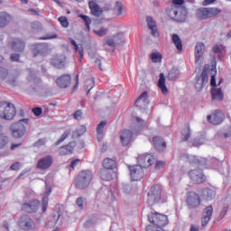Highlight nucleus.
<instances>
[{
	"instance_id": "obj_1",
	"label": "nucleus",
	"mask_w": 231,
	"mask_h": 231,
	"mask_svg": "<svg viewBox=\"0 0 231 231\" xmlns=\"http://www.w3.org/2000/svg\"><path fill=\"white\" fill-rule=\"evenodd\" d=\"M30 125V119L23 118L11 125V133L14 138H23L26 134V127Z\"/></svg>"
},
{
	"instance_id": "obj_2",
	"label": "nucleus",
	"mask_w": 231,
	"mask_h": 231,
	"mask_svg": "<svg viewBox=\"0 0 231 231\" xmlns=\"http://www.w3.org/2000/svg\"><path fill=\"white\" fill-rule=\"evenodd\" d=\"M93 180V173L89 170L82 171L76 179V188L77 189H88L91 184V180Z\"/></svg>"
},
{
	"instance_id": "obj_3",
	"label": "nucleus",
	"mask_w": 231,
	"mask_h": 231,
	"mask_svg": "<svg viewBox=\"0 0 231 231\" xmlns=\"http://www.w3.org/2000/svg\"><path fill=\"white\" fill-rule=\"evenodd\" d=\"M162 192H163L162 185H152L148 192L147 197V201L149 205H156L157 203H160V201H162Z\"/></svg>"
},
{
	"instance_id": "obj_4",
	"label": "nucleus",
	"mask_w": 231,
	"mask_h": 231,
	"mask_svg": "<svg viewBox=\"0 0 231 231\" xmlns=\"http://www.w3.org/2000/svg\"><path fill=\"white\" fill-rule=\"evenodd\" d=\"M0 109H4L2 118L5 120H14V118H15V115H17L15 106L8 101L1 102Z\"/></svg>"
},
{
	"instance_id": "obj_5",
	"label": "nucleus",
	"mask_w": 231,
	"mask_h": 231,
	"mask_svg": "<svg viewBox=\"0 0 231 231\" xmlns=\"http://www.w3.org/2000/svg\"><path fill=\"white\" fill-rule=\"evenodd\" d=\"M221 12V9L217 7H203L200 9H198L197 11V17L200 20H207V19H212V17H216V15H219V13Z\"/></svg>"
},
{
	"instance_id": "obj_6",
	"label": "nucleus",
	"mask_w": 231,
	"mask_h": 231,
	"mask_svg": "<svg viewBox=\"0 0 231 231\" xmlns=\"http://www.w3.org/2000/svg\"><path fill=\"white\" fill-rule=\"evenodd\" d=\"M201 205V196L196 191H189L186 195V206L190 210L198 208Z\"/></svg>"
},
{
	"instance_id": "obj_7",
	"label": "nucleus",
	"mask_w": 231,
	"mask_h": 231,
	"mask_svg": "<svg viewBox=\"0 0 231 231\" xmlns=\"http://www.w3.org/2000/svg\"><path fill=\"white\" fill-rule=\"evenodd\" d=\"M188 176L194 185H201V183H205L207 181V176L203 173V170L201 169H194L188 172Z\"/></svg>"
},
{
	"instance_id": "obj_8",
	"label": "nucleus",
	"mask_w": 231,
	"mask_h": 231,
	"mask_svg": "<svg viewBox=\"0 0 231 231\" xmlns=\"http://www.w3.org/2000/svg\"><path fill=\"white\" fill-rule=\"evenodd\" d=\"M137 162L139 163L137 165L142 167V169H148V167H151L156 162V156L151 153H144L138 156Z\"/></svg>"
},
{
	"instance_id": "obj_9",
	"label": "nucleus",
	"mask_w": 231,
	"mask_h": 231,
	"mask_svg": "<svg viewBox=\"0 0 231 231\" xmlns=\"http://www.w3.org/2000/svg\"><path fill=\"white\" fill-rule=\"evenodd\" d=\"M207 120L213 125H219L225 122V113L219 109L215 110L211 113V115L207 116Z\"/></svg>"
},
{
	"instance_id": "obj_10",
	"label": "nucleus",
	"mask_w": 231,
	"mask_h": 231,
	"mask_svg": "<svg viewBox=\"0 0 231 231\" xmlns=\"http://www.w3.org/2000/svg\"><path fill=\"white\" fill-rule=\"evenodd\" d=\"M130 176L133 181H140L143 178V168L136 164L129 166Z\"/></svg>"
},
{
	"instance_id": "obj_11",
	"label": "nucleus",
	"mask_w": 231,
	"mask_h": 231,
	"mask_svg": "<svg viewBox=\"0 0 231 231\" xmlns=\"http://www.w3.org/2000/svg\"><path fill=\"white\" fill-rule=\"evenodd\" d=\"M122 39H124L122 33H117L111 38L106 39L103 42V45L109 46V48H113V51H115V50L116 49V44L122 43Z\"/></svg>"
},
{
	"instance_id": "obj_12",
	"label": "nucleus",
	"mask_w": 231,
	"mask_h": 231,
	"mask_svg": "<svg viewBox=\"0 0 231 231\" xmlns=\"http://www.w3.org/2000/svg\"><path fill=\"white\" fill-rule=\"evenodd\" d=\"M51 165H53V157L47 155L38 161L36 167L40 169V171H48Z\"/></svg>"
},
{
	"instance_id": "obj_13",
	"label": "nucleus",
	"mask_w": 231,
	"mask_h": 231,
	"mask_svg": "<svg viewBox=\"0 0 231 231\" xmlns=\"http://www.w3.org/2000/svg\"><path fill=\"white\" fill-rule=\"evenodd\" d=\"M208 82V75L207 70H203L200 76L196 77L195 88L197 91H201L205 88V84Z\"/></svg>"
},
{
	"instance_id": "obj_14",
	"label": "nucleus",
	"mask_w": 231,
	"mask_h": 231,
	"mask_svg": "<svg viewBox=\"0 0 231 231\" xmlns=\"http://www.w3.org/2000/svg\"><path fill=\"white\" fill-rule=\"evenodd\" d=\"M212 214H214V208L212 206H208L205 208L202 213L201 225L202 226H207L212 219Z\"/></svg>"
},
{
	"instance_id": "obj_15",
	"label": "nucleus",
	"mask_w": 231,
	"mask_h": 231,
	"mask_svg": "<svg viewBox=\"0 0 231 231\" xmlns=\"http://www.w3.org/2000/svg\"><path fill=\"white\" fill-rule=\"evenodd\" d=\"M56 84L58 88H61V89H66V88H69L71 85V76L68 74H64L56 79Z\"/></svg>"
},
{
	"instance_id": "obj_16",
	"label": "nucleus",
	"mask_w": 231,
	"mask_h": 231,
	"mask_svg": "<svg viewBox=\"0 0 231 231\" xmlns=\"http://www.w3.org/2000/svg\"><path fill=\"white\" fill-rule=\"evenodd\" d=\"M33 220H32L28 216H23L18 222V226L23 228V230H32V228H33Z\"/></svg>"
},
{
	"instance_id": "obj_17",
	"label": "nucleus",
	"mask_w": 231,
	"mask_h": 231,
	"mask_svg": "<svg viewBox=\"0 0 231 231\" xmlns=\"http://www.w3.org/2000/svg\"><path fill=\"white\" fill-rule=\"evenodd\" d=\"M39 205H41L39 200H34L31 203H25L23 205L22 210H23V212H27L28 214H35V212L39 210Z\"/></svg>"
},
{
	"instance_id": "obj_18",
	"label": "nucleus",
	"mask_w": 231,
	"mask_h": 231,
	"mask_svg": "<svg viewBox=\"0 0 231 231\" xmlns=\"http://www.w3.org/2000/svg\"><path fill=\"white\" fill-rule=\"evenodd\" d=\"M149 94L147 92H143L135 101V106L139 109H145L149 106Z\"/></svg>"
},
{
	"instance_id": "obj_19",
	"label": "nucleus",
	"mask_w": 231,
	"mask_h": 231,
	"mask_svg": "<svg viewBox=\"0 0 231 231\" xmlns=\"http://www.w3.org/2000/svg\"><path fill=\"white\" fill-rule=\"evenodd\" d=\"M203 51H205V43L199 42L195 46V62L201 65V59H203Z\"/></svg>"
},
{
	"instance_id": "obj_20",
	"label": "nucleus",
	"mask_w": 231,
	"mask_h": 231,
	"mask_svg": "<svg viewBox=\"0 0 231 231\" xmlns=\"http://www.w3.org/2000/svg\"><path fill=\"white\" fill-rule=\"evenodd\" d=\"M75 147H77V143L70 142L67 145L60 147L59 153L60 156H68V154H73Z\"/></svg>"
},
{
	"instance_id": "obj_21",
	"label": "nucleus",
	"mask_w": 231,
	"mask_h": 231,
	"mask_svg": "<svg viewBox=\"0 0 231 231\" xmlns=\"http://www.w3.org/2000/svg\"><path fill=\"white\" fill-rule=\"evenodd\" d=\"M133 140V132L127 129L123 130L120 133V141L122 145H129Z\"/></svg>"
},
{
	"instance_id": "obj_22",
	"label": "nucleus",
	"mask_w": 231,
	"mask_h": 231,
	"mask_svg": "<svg viewBox=\"0 0 231 231\" xmlns=\"http://www.w3.org/2000/svg\"><path fill=\"white\" fill-rule=\"evenodd\" d=\"M11 48L14 51L21 52V51H24V48H26V43L24 42V41L16 38L14 40H13V42L11 43Z\"/></svg>"
},
{
	"instance_id": "obj_23",
	"label": "nucleus",
	"mask_w": 231,
	"mask_h": 231,
	"mask_svg": "<svg viewBox=\"0 0 231 231\" xmlns=\"http://www.w3.org/2000/svg\"><path fill=\"white\" fill-rule=\"evenodd\" d=\"M88 8L95 17H100L101 14L104 12L100 5L97 4L95 1L88 2Z\"/></svg>"
},
{
	"instance_id": "obj_24",
	"label": "nucleus",
	"mask_w": 231,
	"mask_h": 231,
	"mask_svg": "<svg viewBox=\"0 0 231 231\" xmlns=\"http://www.w3.org/2000/svg\"><path fill=\"white\" fill-rule=\"evenodd\" d=\"M103 168L106 171H114L116 168V157L111 158H105L102 162Z\"/></svg>"
},
{
	"instance_id": "obj_25",
	"label": "nucleus",
	"mask_w": 231,
	"mask_h": 231,
	"mask_svg": "<svg viewBox=\"0 0 231 231\" xmlns=\"http://www.w3.org/2000/svg\"><path fill=\"white\" fill-rule=\"evenodd\" d=\"M146 23L149 30H151L152 32V37H158V35H160V32H158V26H156V22L152 20V17L147 16Z\"/></svg>"
},
{
	"instance_id": "obj_26",
	"label": "nucleus",
	"mask_w": 231,
	"mask_h": 231,
	"mask_svg": "<svg viewBox=\"0 0 231 231\" xmlns=\"http://www.w3.org/2000/svg\"><path fill=\"white\" fill-rule=\"evenodd\" d=\"M152 143L154 147L157 148L158 151H164L167 148V143L163 140V138L160 136H154L152 138Z\"/></svg>"
},
{
	"instance_id": "obj_27",
	"label": "nucleus",
	"mask_w": 231,
	"mask_h": 231,
	"mask_svg": "<svg viewBox=\"0 0 231 231\" xmlns=\"http://www.w3.org/2000/svg\"><path fill=\"white\" fill-rule=\"evenodd\" d=\"M223 90L221 88H213L211 89V98L212 100H216L217 102H221L224 98Z\"/></svg>"
},
{
	"instance_id": "obj_28",
	"label": "nucleus",
	"mask_w": 231,
	"mask_h": 231,
	"mask_svg": "<svg viewBox=\"0 0 231 231\" xmlns=\"http://www.w3.org/2000/svg\"><path fill=\"white\" fill-rule=\"evenodd\" d=\"M158 88H161L162 95H169V88H167V85L165 84V75L163 73L160 74Z\"/></svg>"
},
{
	"instance_id": "obj_29",
	"label": "nucleus",
	"mask_w": 231,
	"mask_h": 231,
	"mask_svg": "<svg viewBox=\"0 0 231 231\" xmlns=\"http://www.w3.org/2000/svg\"><path fill=\"white\" fill-rule=\"evenodd\" d=\"M12 21V16L6 12L0 13V28H5Z\"/></svg>"
},
{
	"instance_id": "obj_30",
	"label": "nucleus",
	"mask_w": 231,
	"mask_h": 231,
	"mask_svg": "<svg viewBox=\"0 0 231 231\" xmlns=\"http://www.w3.org/2000/svg\"><path fill=\"white\" fill-rule=\"evenodd\" d=\"M70 42L74 46V50L79 53V60L82 61V59H84V47L80 43L78 44L73 39H70Z\"/></svg>"
},
{
	"instance_id": "obj_31",
	"label": "nucleus",
	"mask_w": 231,
	"mask_h": 231,
	"mask_svg": "<svg viewBox=\"0 0 231 231\" xmlns=\"http://www.w3.org/2000/svg\"><path fill=\"white\" fill-rule=\"evenodd\" d=\"M107 125V122L101 121L97 127V140L98 142L102 141V134H104V127Z\"/></svg>"
},
{
	"instance_id": "obj_32",
	"label": "nucleus",
	"mask_w": 231,
	"mask_h": 231,
	"mask_svg": "<svg viewBox=\"0 0 231 231\" xmlns=\"http://www.w3.org/2000/svg\"><path fill=\"white\" fill-rule=\"evenodd\" d=\"M50 194H51V188H49L48 191L45 193V195L42 198V212H46V210L48 209V201H49Z\"/></svg>"
},
{
	"instance_id": "obj_33",
	"label": "nucleus",
	"mask_w": 231,
	"mask_h": 231,
	"mask_svg": "<svg viewBox=\"0 0 231 231\" xmlns=\"http://www.w3.org/2000/svg\"><path fill=\"white\" fill-rule=\"evenodd\" d=\"M172 42L179 51H183V43L181 42V39L178 34L172 35Z\"/></svg>"
},
{
	"instance_id": "obj_34",
	"label": "nucleus",
	"mask_w": 231,
	"mask_h": 231,
	"mask_svg": "<svg viewBox=\"0 0 231 231\" xmlns=\"http://www.w3.org/2000/svg\"><path fill=\"white\" fill-rule=\"evenodd\" d=\"M207 141L205 138V134H200L197 138L191 141V143L194 147H199V145H203V143Z\"/></svg>"
},
{
	"instance_id": "obj_35",
	"label": "nucleus",
	"mask_w": 231,
	"mask_h": 231,
	"mask_svg": "<svg viewBox=\"0 0 231 231\" xmlns=\"http://www.w3.org/2000/svg\"><path fill=\"white\" fill-rule=\"evenodd\" d=\"M181 135L184 137V142H189L190 138V125H185L184 128L181 131Z\"/></svg>"
},
{
	"instance_id": "obj_36",
	"label": "nucleus",
	"mask_w": 231,
	"mask_h": 231,
	"mask_svg": "<svg viewBox=\"0 0 231 231\" xmlns=\"http://www.w3.org/2000/svg\"><path fill=\"white\" fill-rule=\"evenodd\" d=\"M86 131H88V128L86 127V125L79 126L78 129H76L73 132L72 138H79V136H82V134H84Z\"/></svg>"
},
{
	"instance_id": "obj_37",
	"label": "nucleus",
	"mask_w": 231,
	"mask_h": 231,
	"mask_svg": "<svg viewBox=\"0 0 231 231\" xmlns=\"http://www.w3.org/2000/svg\"><path fill=\"white\" fill-rule=\"evenodd\" d=\"M100 178L101 180H103V181H111V180H113V175L111 174V172L106 170H102L100 171Z\"/></svg>"
},
{
	"instance_id": "obj_38",
	"label": "nucleus",
	"mask_w": 231,
	"mask_h": 231,
	"mask_svg": "<svg viewBox=\"0 0 231 231\" xmlns=\"http://www.w3.org/2000/svg\"><path fill=\"white\" fill-rule=\"evenodd\" d=\"M8 136H6L3 132H0V149H5L8 145Z\"/></svg>"
},
{
	"instance_id": "obj_39",
	"label": "nucleus",
	"mask_w": 231,
	"mask_h": 231,
	"mask_svg": "<svg viewBox=\"0 0 231 231\" xmlns=\"http://www.w3.org/2000/svg\"><path fill=\"white\" fill-rule=\"evenodd\" d=\"M93 32L97 37H104L105 35H107L109 29H107V27H101L100 29H94Z\"/></svg>"
},
{
	"instance_id": "obj_40",
	"label": "nucleus",
	"mask_w": 231,
	"mask_h": 231,
	"mask_svg": "<svg viewBox=\"0 0 231 231\" xmlns=\"http://www.w3.org/2000/svg\"><path fill=\"white\" fill-rule=\"evenodd\" d=\"M69 134H71V130L70 129L65 130L64 133L60 137V139L56 142V145H60V143H62V142H64V140H66V138H68Z\"/></svg>"
},
{
	"instance_id": "obj_41",
	"label": "nucleus",
	"mask_w": 231,
	"mask_h": 231,
	"mask_svg": "<svg viewBox=\"0 0 231 231\" xmlns=\"http://www.w3.org/2000/svg\"><path fill=\"white\" fill-rule=\"evenodd\" d=\"M114 12H115L116 15H122V14L124 12V5H122V3H120V2L116 3V5L114 7Z\"/></svg>"
},
{
	"instance_id": "obj_42",
	"label": "nucleus",
	"mask_w": 231,
	"mask_h": 231,
	"mask_svg": "<svg viewBox=\"0 0 231 231\" xmlns=\"http://www.w3.org/2000/svg\"><path fill=\"white\" fill-rule=\"evenodd\" d=\"M85 86L87 89H88L87 95H89V91H91L92 88H95V79L93 78L88 79L85 82Z\"/></svg>"
},
{
	"instance_id": "obj_43",
	"label": "nucleus",
	"mask_w": 231,
	"mask_h": 231,
	"mask_svg": "<svg viewBox=\"0 0 231 231\" xmlns=\"http://www.w3.org/2000/svg\"><path fill=\"white\" fill-rule=\"evenodd\" d=\"M180 77V71L178 69H171L168 74V80H176Z\"/></svg>"
},
{
	"instance_id": "obj_44",
	"label": "nucleus",
	"mask_w": 231,
	"mask_h": 231,
	"mask_svg": "<svg viewBox=\"0 0 231 231\" xmlns=\"http://www.w3.org/2000/svg\"><path fill=\"white\" fill-rule=\"evenodd\" d=\"M80 17L84 21L85 26L87 27V30L89 32V30H91V27H90L91 18H89V16L84 15V14H81Z\"/></svg>"
},
{
	"instance_id": "obj_45",
	"label": "nucleus",
	"mask_w": 231,
	"mask_h": 231,
	"mask_svg": "<svg viewBox=\"0 0 231 231\" xmlns=\"http://www.w3.org/2000/svg\"><path fill=\"white\" fill-rule=\"evenodd\" d=\"M134 120L137 124V127H138L137 131H140L141 129H143V127H145V125H147V123L140 117H134Z\"/></svg>"
},
{
	"instance_id": "obj_46",
	"label": "nucleus",
	"mask_w": 231,
	"mask_h": 231,
	"mask_svg": "<svg viewBox=\"0 0 231 231\" xmlns=\"http://www.w3.org/2000/svg\"><path fill=\"white\" fill-rule=\"evenodd\" d=\"M151 59L152 62H162V54L160 52H152L151 54Z\"/></svg>"
},
{
	"instance_id": "obj_47",
	"label": "nucleus",
	"mask_w": 231,
	"mask_h": 231,
	"mask_svg": "<svg viewBox=\"0 0 231 231\" xmlns=\"http://www.w3.org/2000/svg\"><path fill=\"white\" fill-rule=\"evenodd\" d=\"M59 217L60 216H53L52 219L50 220L47 224H46V227L47 228H51L52 226H55V225H57V221H59Z\"/></svg>"
},
{
	"instance_id": "obj_48",
	"label": "nucleus",
	"mask_w": 231,
	"mask_h": 231,
	"mask_svg": "<svg viewBox=\"0 0 231 231\" xmlns=\"http://www.w3.org/2000/svg\"><path fill=\"white\" fill-rule=\"evenodd\" d=\"M58 21L63 28H68V26H69V22L68 21V17H66V16H60L58 19Z\"/></svg>"
},
{
	"instance_id": "obj_49",
	"label": "nucleus",
	"mask_w": 231,
	"mask_h": 231,
	"mask_svg": "<svg viewBox=\"0 0 231 231\" xmlns=\"http://www.w3.org/2000/svg\"><path fill=\"white\" fill-rule=\"evenodd\" d=\"M76 205L80 208L81 210L84 208V206L86 205V199L79 197L76 200Z\"/></svg>"
},
{
	"instance_id": "obj_50",
	"label": "nucleus",
	"mask_w": 231,
	"mask_h": 231,
	"mask_svg": "<svg viewBox=\"0 0 231 231\" xmlns=\"http://www.w3.org/2000/svg\"><path fill=\"white\" fill-rule=\"evenodd\" d=\"M51 64H53V66H64V61H62L59 56H55L51 59Z\"/></svg>"
},
{
	"instance_id": "obj_51",
	"label": "nucleus",
	"mask_w": 231,
	"mask_h": 231,
	"mask_svg": "<svg viewBox=\"0 0 231 231\" xmlns=\"http://www.w3.org/2000/svg\"><path fill=\"white\" fill-rule=\"evenodd\" d=\"M8 77V69L0 67V79L5 80Z\"/></svg>"
},
{
	"instance_id": "obj_52",
	"label": "nucleus",
	"mask_w": 231,
	"mask_h": 231,
	"mask_svg": "<svg viewBox=\"0 0 231 231\" xmlns=\"http://www.w3.org/2000/svg\"><path fill=\"white\" fill-rule=\"evenodd\" d=\"M58 35L55 32L47 33L45 36L42 37V41H48L50 39H57Z\"/></svg>"
},
{
	"instance_id": "obj_53",
	"label": "nucleus",
	"mask_w": 231,
	"mask_h": 231,
	"mask_svg": "<svg viewBox=\"0 0 231 231\" xmlns=\"http://www.w3.org/2000/svg\"><path fill=\"white\" fill-rule=\"evenodd\" d=\"M211 71L214 73L212 76H211V80H210V84L213 88H216L217 86V84L216 83V69H212Z\"/></svg>"
},
{
	"instance_id": "obj_54",
	"label": "nucleus",
	"mask_w": 231,
	"mask_h": 231,
	"mask_svg": "<svg viewBox=\"0 0 231 231\" xmlns=\"http://www.w3.org/2000/svg\"><path fill=\"white\" fill-rule=\"evenodd\" d=\"M163 167H165V161H156L155 169H157V171L163 169Z\"/></svg>"
},
{
	"instance_id": "obj_55",
	"label": "nucleus",
	"mask_w": 231,
	"mask_h": 231,
	"mask_svg": "<svg viewBox=\"0 0 231 231\" xmlns=\"http://www.w3.org/2000/svg\"><path fill=\"white\" fill-rule=\"evenodd\" d=\"M206 192L208 199H212V198H216V191L208 189Z\"/></svg>"
},
{
	"instance_id": "obj_56",
	"label": "nucleus",
	"mask_w": 231,
	"mask_h": 231,
	"mask_svg": "<svg viewBox=\"0 0 231 231\" xmlns=\"http://www.w3.org/2000/svg\"><path fill=\"white\" fill-rule=\"evenodd\" d=\"M11 171H19L21 169V162H14L11 167H10Z\"/></svg>"
},
{
	"instance_id": "obj_57",
	"label": "nucleus",
	"mask_w": 231,
	"mask_h": 231,
	"mask_svg": "<svg viewBox=\"0 0 231 231\" xmlns=\"http://www.w3.org/2000/svg\"><path fill=\"white\" fill-rule=\"evenodd\" d=\"M32 113H33V115H35V116H41V115H42V108L34 107V108H32Z\"/></svg>"
},
{
	"instance_id": "obj_58",
	"label": "nucleus",
	"mask_w": 231,
	"mask_h": 231,
	"mask_svg": "<svg viewBox=\"0 0 231 231\" xmlns=\"http://www.w3.org/2000/svg\"><path fill=\"white\" fill-rule=\"evenodd\" d=\"M73 117L75 118V120H80V118H82V110H77L74 113Z\"/></svg>"
},
{
	"instance_id": "obj_59",
	"label": "nucleus",
	"mask_w": 231,
	"mask_h": 231,
	"mask_svg": "<svg viewBox=\"0 0 231 231\" xmlns=\"http://www.w3.org/2000/svg\"><path fill=\"white\" fill-rule=\"evenodd\" d=\"M80 163V159H75L70 162L71 169H75L77 165Z\"/></svg>"
},
{
	"instance_id": "obj_60",
	"label": "nucleus",
	"mask_w": 231,
	"mask_h": 231,
	"mask_svg": "<svg viewBox=\"0 0 231 231\" xmlns=\"http://www.w3.org/2000/svg\"><path fill=\"white\" fill-rule=\"evenodd\" d=\"M21 56H19V54H12L11 55V60L13 62H19V59Z\"/></svg>"
},
{
	"instance_id": "obj_61",
	"label": "nucleus",
	"mask_w": 231,
	"mask_h": 231,
	"mask_svg": "<svg viewBox=\"0 0 231 231\" xmlns=\"http://www.w3.org/2000/svg\"><path fill=\"white\" fill-rule=\"evenodd\" d=\"M217 0H204L202 5L203 6H208V5H212V3H216Z\"/></svg>"
},
{
	"instance_id": "obj_62",
	"label": "nucleus",
	"mask_w": 231,
	"mask_h": 231,
	"mask_svg": "<svg viewBox=\"0 0 231 231\" xmlns=\"http://www.w3.org/2000/svg\"><path fill=\"white\" fill-rule=\"evenodd\" d=\"M226 212H228V204H226V206H224L221 213H220V216H225L226 214Z\"/></svg>"
},
{
	"instance_id": "obj_63",
	"label": "nucleus",
	"mask_w": 231,
	"mask_h": 231,
	"mask_svg": "<svg viewBox=\"0 0 231 231\" xmlns=\"http://www.w3.org/2000/svg\"><path fill=\"white\" fill-rule=\"evenodd\" d=\"M213 51L214 53H219L221 51V48L219 47V45L213 46Z\"/></svg>"
},
{
	"instance_id": "obj_64",
	"label": "nucleus",
	"mask_w": 231,
	"mask_h": 231,
	"mask_svg": "<svg viewBox=\"0 0 231 231\" xmlns=\"http://www.w3.org/2000/svg\"><path fill=\"white\" fill-rule=\"evenodd\" d=\"M173 5H181L185 3L183 0H172Z\"/></svg>"
}]
</instances>
